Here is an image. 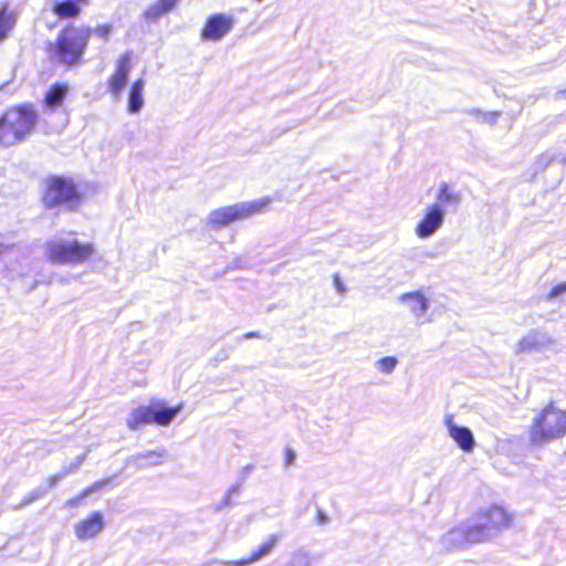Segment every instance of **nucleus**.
Listing matches in <instances>:
<instances>
[{
	"mask_svg": "<svg viewBox=\"0 0 566 566\" xmlns=\"http://www.w3.org/2000/svg\"><path fill=\"white\" fill-rule=\"evenodd\" d=\"M230 494H228L224 499V505H228L229 504V501H230Z\"/></svg>",
	"mask_w": 566,
	"mask_h": 566,
	"instance_id": "obj_36",
	"label": "nucleus"
},
{
	"mask_svg": "<svg viewBox=\"0 0 566 566\" xmlns=\"http://www.w3.org/2000/svg\"><path fill=\"white\" fill-rule=\"evenodd\" d=\"M184 403L169 407L164 400L153 399L147 406L134 408L126 418V426L130 430H138L143 426L155 423L168 427L182 410Z\"/></svg>",
	"mask_w": 566,
	"mask_h": 566,
	"instance_id": "obj_4",
	"label": "nucleus"
},
{
	"mask_svg": "<svg viewBox=\"0 0 566 566\" xmlns=\"http://www.w3.org/2000/svg\"><path fill=\"white\" fill-rule=\"evenodd\" d=\"M36 122L35 112L30 106L8 109L0 118V144L11 146L23 140Z\"/></svg>",
	"mask_w": 566,
	"mask_h": 566,
	"instance_id": "obj_5",
	"label": "nucleus"
},
{
	"mask_svg": "<svg viewBox=\"0 0 566 566\" xmlns=\"http://www.w3.org/2000/svg\"><path fill=\"white\" fill-rule=\"evenodd\" d=\"M132 70V55L129 52L122 54L116 61V70L108 80V90L111 94L118 98L127 84Z\"/></svg>",
	"mask_w": 566,
	"mask_h": 566,
	"instance_id": "obj_13",
	"label": "nucleus"
},
{
	"mask_svg": "<svg viewBox=\"0 0 566 566\" xmlns=\"http://www.w3.org/2000/svg\"><path fill=\"white\" fill-rule=\"evenodd\" d=\"M566 293V282L559 283L554 286L547 295L548 300H555Z\"/></svg>",
	"mask_w": 566,
	"mask_h": 566,
	"instance_id": "obj_31",
	"label": "nucleus"
},
{
	"mask_svg": "<svg viewBox=\"0 0 566 566\" xmlns=\"http://www.w3.org/2000/svg\"><path fill=\"white\" fill-rule=\"evenodd\" d=\"M534 446H545L566 436V410L548 405L538 410L527 429Z\"/></svg>",
	"mask_w": 566,
	"mask_h": 566,
	"instance_id": "obj_1",
	"label": "nucleus"
},
{
	"mask_svg": "<svg viewBox=\"0 0 566 566\" xmlns=\"http://www.w3.org/2000/svg\"><path fill=\"white\" fill-rule=\"evenodd\" d=\"M443 424L447 428L449 437L464 452H472L475 447V439L468 427L455 423L454 416L447 413L443 417Z\"/></svg>",
	"mask_w": 566,
	"mask_h": 566,
	"instance_id": "obj_12",
	"label": "nucleus"
},
{
	"mask_svg": "<svg viewBox=\"0 0 566 566\" xmlns=\"http://www.w3.org/2000/svg\"><path fill=\"white\" fill-rule=\"evenodd\" d=\"M43 202L49 208L65 206L73 208L78 202L77 192L73 182L65 178H51L46 180Z\"/></svg>",
	"mask_w": 566,
	"mask_h": 566,
	"instance_id": "obj_8",
	"label": "nucleus"
},
{
	"mask_svg": "<svg viewBox=\"0 0 566 566\" xmlns=\"http://www.w3.org/2000/svg\"><path fill=\"white\" fill-rule=\"evenodd\" d=\"M447 211L440 205L426 206L415 224L413 233L420 240L432 238L444 224Z\"/></svg>",
	"mask_w": 566,
	"mask_h": 566,
	"instance_id": "obj_10",
	"label": "nucleus"
},
{
	"mask_svg": "<svg viewBox=\"0 0 566 566\" xmlns=\"http://www.w3.org/2000/svg\"><path fill=\"white\" fill-rule=\"evenodd\" d=\"M95 33L102 39H107L108 34L111 33V27L109 25H101L95 29Z\"/></svg>",
	"mask_w": 566,
	"mask_h": 566,
	"instance_id": "obj_32",
	"label": "nucleus"
},
{
	"mask_svg": "<svg viewBox=\"0 0 566 566\" xmlns=\"http://www.w3.org/2000/svg\"><path fill=\"white\" fill-rule=\"evenodd\" d=\"M90 34L91 30L83 27L63 29L53 48V56L64 64H74L81 59Z\"/></svg>",
	"mask_w": 566,
	"mask_h": 566,
	"instance_id": "obj_6",
	"label": "nucleus"
},
{
	"mask_svg": "<svg viewBox=\"0 0 566 566\" xmlns=\"http://www.w3.org/2000/svg\"><path fill=\"white\" fill-rule=\"evenodd\" d=\"M145 81L144 78L136 80L128 92L127 112L129 114H138L144 107L145 98Z\"/></svg>",
	"mask_w": 566,
	"mask_h": 566,
	"instance_id": "obj_19",
	"label": "nucleus"
},
{
	"mask_svg": "<svg viewBox=\"0 0 566 566\" xmlns=\"http://www.w3.org/2000/svg\"><path fill=\"white\" fill-rule=\"evenodd\" d=\"M398 358L395 356H385L374 363L375 369L382 375H390L398 366Z\"/></svg>",
	"mask_w": 566,
	"mask_h": 566,
	"instance_id": "obj_25",
	"label": "nucleus"
},
{
	"mask_svg": "<svg viewBox=\"0 0 566 566\" xmlns=\"http://www.w3.org/2000/svg\"><path fill=\"white\" fill-rule=\"evenodd\" d=\"M549 352L558 354L560 352L557 339L549 333L542 329H532L516 343L517 354H532Z\"/></svg>",
	"mask_w": 566,
	"mask_h": 566,
	"instance_id": "obj_9",
	"label": "nucleus"
},
{
	"mask_svg": "<svg viewBox=\"0 0 566 566\" xmlns=\"http://www.w3.org/2000/svg\"><path fill=\"white\" fill-rule=\"evenodd\" d=\"M512 521L513 516L502 506L484 509L478 513L475 521L471 522L474 527L472 537L480 542L490 539L507 528Z\"/></svg>",
	"mask_w": 566,
	"mask_h": 566,
	"instance_id": "obj_7",
	"label": "nucleus"
},
{
	"mask_svg": "<svg viewBox=\"0 0 566 566\" xmlns=\"http://www.w3.org/2000/svg\"><path fill=\"white\" fill-rule=\"evenodd\" d=\"M4 252V245L0 244V255Z\"/></svg>",
	"mask_w": 566,
	"mask_h": 566,
	"instance_id": "obj_37",
	"label": "nucleus"
},
{
	"mask_svg": "<svg viewBox=\"0 0 566 566\" xmlns=\"http://www.w3.org/2000/svg\"><path fill=\"white\" fill-rule=\"evenodd\" d=\"M95 252L91 242H81L76 238L56 237L45 243L46 258L57 264H81L88 261Z\"/></svg>",
	"mask_w": 566,
	"mask_h": 566,
	"instance_id": "obj_3",
	"label": "nucleus"
},
{
	"mask_svg": "<svg viewBox=\"0 0 566 566\" xmlns=\"http://www.w3.org/2000/svg\"><path fill=\"white\" fill-rule=\"evenodd\" d=\"M459 196L447 184H441L437 195V201L432 205H440L444 208V205H457L459 202Z\"/></svg>",
	"mask_w": 566,
	"mask_h": 566,
	"instance_id": "obj_24",
	"label": "nucleus"
},
{
	"mask_svg": "<svg viewBox=\"0 0 566 566\" xmlns=\"http://www.w3.org/2000/svg\"><path fill=\"white\" fill-rule=\"evenodd\" d=\"M272 203L269 196L250 201H241L212 210L206 218V227L210 230H220L233 222L247 220L255 214L263 213Z\"/></svg>",
	"mask_w": 566,
	"mask_h": 566,
	"instance_id": "obj_2",
	"label": "nucleus"
},
{
	"mask_svg": "<svg viewBox=\"0 0 566 566\" xmlns=\"http://www.w3.org/2000/svg\"><path fill=\"white\" fill-rule=\"evenodd\" d=\"M18 14L8 7L0 9V42L6 40L12 32L17 23Z\"/></svg>",
	"mask_w": 566,
	"mask_h": 566,
	"instance_id": "obj_21",
	"label": "nucleus"
},
{
	"mask_svg": "<svg viewBox=\"0 0 566 566\" xmlns=\"http://www.w3.org/2000/svg\"><path fill=\"white\" fill-rule=\"evenodd\" d=\"M53 12L62 19L75 18L80 14V7L74 0H50Z\"/></svg>",
	"mask_w": 566,
	"mask_h": 566,
	"instance_id": "obj_20",
	"label": "nucleus"
},
{
	"mask_svg": "<svg viewBox=\"0 0 566 566\" xmlns=\"http://www.w3.org/2000/svg\"><path fill=\"white\" fill-rule=\"evenodd\" d=\"M327 520H328V518H327L326 514H325L324 512H322V511H318V514H317V522H318L319 524H324V523H326V522H327Z\"/></svg>",
	"mask_w": 566,
	"mask_h": 566,
	"instance_id": "obj_34",
	"label": "nucleus"
},
{
	"mask_svg": "<svg viewBox=\"0 0 566 566\" xmlns=\"http://www.w3.org/2000/svg\"><path fill=\"white\" fill-rule=\"evenodd\" d=\"M177 1L178 0H159L145 11V17L150 20H156L164 13L171 10L176 6Z\"/></svg>",
	"mask_w": 566,
	"mask_h": 566,
	"instance_id": "obj_23",
	"label": "nucleus"
},
{
	"mask_svg": "<svg viewBox=\"0 0 566 566\" xmlns=\"http://www.w3.org/2000/svg\"><path fill=\"white\" fill-rule=\"evenodd\" d=\"M479 119L490 125L495 124L499 117L497 112H478Z\"/></svg>",
	"mask_w": 566,
	"mask_h": 566,
	"instance_id": "obj_29",
	"label": "nucleus"
},
{
	"mask_svg": "<svg viewBox=\"0 0 566 566\" xmlns=\"http://www.w3.org/2000/svg\"><path fill=\"white\" fill-rule=\"evenodd\" d=\"M165 452L164 450L147 451L136 457L139 465H157L160 463Z\"/></svg>",
	"mask_w": 566,
	"mask_h": 566,
	"instance_id": "obj_27",
	"label": "nucleus"
},
{
	"mask_svg": "<svg viewBox=\"0 0 566 566\" xmlns=\"http://www.w3.org/2000/svg\"><path fill=\"white\" fill-rule=\"evenodd\" d=\"M86 457V453H83L81 455H77L74 460H72L69 464L63 465L62 470L57 472L56 474H53L49 476L45 481L46 488L45 490H38L32 493L30 496L28 503L35 501L36 499L41 497L48 490L55 486V484L64 479L66 475L75 472L78 470V468L82 465L84 459Z\"/></svg>",
	"mask_w": 566,
	"mask_h": 566,
	"instance_id": "obj_16",
	"label": "nucleus"
},
{
	"mask_svg": "<svg viewBox=\"0 0 566 566\" xmlns=\"http://www.w3.org/2000/svg\"><path fill=\"white\" fill-rule=\"evenodd\" d=\"M233 19L228 14H214L210 17L201 31V38L206 41H219L230 32Z\"/></svg>",
	"mask_w": 566,
	"mask_h": 566,
	"instance_id": "obj_14",
	"label": "nucleus"
},
{
	"mask_svg": "<svg viewBox=\"0 0 566 566\" xmlns=\"http://www.w3.org/2000/svg\"><path fill=\"white\" fill-rule=\"evenodd\" d=\"M69 87L63 84L53 85L45 95L44 103L50 109H54L62 105Z\"/></svg>",
	"mask_w": 566,
	"mask_h": 566,
	"instance_id": "obj_22",
	"label": "nucleus"
},
{
	"mask_svg": "<svg viewBox=\"0 0 566 566\" xmlns=\"http://www.w3.org/2000/svg\"><path fill=\"white\" fill-rule=\"evenodd\" d=\"M559 163L563 165H566V149L565 150H548L544 153L539 159L538 163L541 166L547 167L551 163Z\"/></svg>",
	"mask_w": 566,
	"mask_h": 566,
	"instance_id": "obj_26",
	"label": "nucleus"
},
{
	"mask_svg": "<svg viewBox=\"0 0 566 566\" xmlns=\"http://www.w3.org/2000/svg\"><path fill=\"white\" fill-rule=\"evenodd\" d=\"M106 484H107L106 480L95 482L94 484H92L91 486L85 489L78 496L67 501L66 505H69V506L77 505L83 499H85L86 496H88L90 494H92L96 491L102 490Z\"/></svg>",
	"mask_w": 566,
	"mask_h": 566,
	"instance_id": "obj_28",
	"label": "nucleus"
},
{
	"mask_svg": "<svg viewBox=\"0 0 566 566\" xmlns=\"http://www.w3.org/2000/svg\"><path fill=\"white\" fill-rule=\"evenodd\" d=\"M399 302L405 304L416 318H421L429 310V298L422 291L403 293L399 296Z\"/></svg>",
	"mask_w": 566,
	"mask_h": 566,
	"instance_id": "obj_17",
	"label": "nucleus"
},
{
	"mask_svg": "<svg viewBox=\"0 0 566 566\" xmlns=\"http://www.w3.org/2000/svg\"><path fill=\"white\" fill-rule=\"evenodd\" d=\"M294 459H295L294 452L292 450H287L286 455H285V463L291 464V463H293Z\"/></svg>",
	"mask_w": 566,
	"mask_h": 566,
	"instance_id": "obj_33",
	"label": "nucleus"
},
{
	"mask_svg": "<svg viewBox=\"0 0 566 566\" xmlns=\"http://www.w3.org/2000/svg\"><path fill=\"white\" fill-rule=\"evenodd\" d=\"M473 533L474 527L472 523H464L447 532L442 536L441 543L449 551L462 547L469 543H479V539H473Z\"/></svg>",
	"mask_w": 566,
	"mask_h": 566,
	"instance_id": "obj_15",
	"label": "nucleus"
},
{
	"mask_svg": "<svg viewBox=\"0 0 566 566\" xmlns=\"http://www.w3.org/2000/svg\"><path fill=\"white\" fill-rule=\"evenodd\" d=\"M105 525L104 515L95 511L78 520L73 528L76 538L84 542L98 537L103 533Z\"/></svg>",
	"mask_w": 566,
	"mask_h": 566,
	"instance_id": "obj_11",
	"label": "nucleus"
},
{
	"mask_svg": "<svg viewBox=\"0 0 566 566\" xmlns=\"http://www.w3.org/2000/svg\"><path fill=\"white\" fill-rule=\"evenodd\" d=\"M333 285L337 294L344 296L347 292L346 284L343 282L340 275L338 273L333 275Z\"/></svg>",
	"mask_w": 566,
	"mask_h": 566,
	"instance_id": "obj_30",
	"label": "nucleus"
},
{
	"mask_svg": "<svg viewBox=\"0 0 566 566\" xmlns=\"http://www.w3.org/2000/svg\"><path fill=\"white\" fill-rule=\"evenodd\" d=\"M279 541L277 535H271L264 543H262L256 551H254L250 557L238 560L224 562V566H248L254 562H258L262 557L269 555Z\"/></svg>",
	"mask_w": 566,
	"mask_h": 566,
	"instance_id": "obj_18",
	"label": "nucleus"
},
{
	"mask_svg": "<svg viewBox=\"0 0 566 566\" xmlns=\"http://www.w3.org/2000/svg\"><path fill=\"white\" fill-rule=\"evenodd\" d=\"M556 95L559 99L566 101V90L558 91Z\"/></svg>",
	"mask_w": 566,
	"mask_h": 566,
	"instance_id": "obj_35",
	"label": "nucleus"
},
{
	"mask_svg": "<svg viewBox=\"0 0 566 566\" xmlns=\"http://www.w3.org/2000/svg\"><path fill=\"white\" fill-rule=\"evenodd\" d=\"M254 1L258 2V3H261L263 0H254Z\"/></svg>",
	"mask_w": 566,
	"mask_h": 566,
	"instance_id": "obj_38",
	"label": "nucleus"
}]
</instances>
